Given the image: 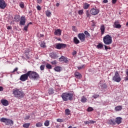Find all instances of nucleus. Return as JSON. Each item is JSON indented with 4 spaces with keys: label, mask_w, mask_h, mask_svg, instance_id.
Here are the masks:
<instances>
[{
    "label": "nucleus",
    "mask_w": 128,
    "mask_h": 128,
    "mask_svg": "<svg viewBox=\"0 0 128 128\" xmlns=\"http://www.w3.org/2000/svg\"><path fill=\"white\" fill-rule=\"evenodd\" d=\"M72 96H74V94H72L68 92L62 93L61 96V97L64 102L72 100Z\"/></svg>",
    "instance_id": "1"
},
{
    "label": "nucleus",
    "mask_w": 128,
    "mask_h": 128,
    "mask_svg": "<svg viewBox=\"0 0 128 128\" xmlns=\"http://www.w3.org/2000/svg\"><path fill=\"white\" fill-rule=\"evenodd\" d=\"M13 94L15 98H22L24 96V92L22 91L20 89L15 88L12 90Z\"/></svg>",
    "instance_id": "2"
},
{
    "label": "nucleus",
    "mask_w": 128,
    "mask_h": 128,
    "mask_svg": "<svg viewBox=\"0 0 128 128\" xmlns=\"http://www.w3.org/2000/svg\"><path fill=\"white\" fill-rule=\"evenodd\" d=\"M103 42L104 44L110 46L112 44V38L110 34L106 35L103 38Z\"/></svg>",
    "instance_id": "3"
},
{
    "label": "nucleus",
    "mask_w": 128,
    "mask_h": 128,
    "mask_svg": "<svg viewBox=\"0 0 128 128\" xmlns=\"http://www.w3.org/2000/svg\"><path fill=\"white\" fill-rule=\"evenodd\" d=\"M2 122L6 123V126H13L14 125V121L12 120H10L5 118H2L0 120Z\"/></svg>",
    "instance_id": "4"
},
{
    "label": "nucleus",
    "mask_w": 128,
    "mask_h": 128,
    "mask_svg": "<svg viewBox=\"0 0 128 128\" xmlns=\"http://www.w3.org/2000/svg\"><path fill=\"white\" fill-rule=\"evenodd\" d=\"M29 72V78H32L34 80H36L38 78L40 75L36 72L34 71H28Z\"/></svg>",
    "instance_id": "5"
},
{
    "label": "nucleus",
    "mask_w": 128,
    "mask_h": 128,
    "mask_svg": "<svg viewBox=\"0 0 128 128\" xmlns=\"http://www.w3.org/2000/svg\"><path fill=\"white\" fill-rule=\"evenodd\" d=\"M112 80L113 82H120L122 80L120 76V74H118V71L115 72L114 75L112 78Z\"/></svg>",
    "instance_id": "6"
},
{
    "label": "nucleus",
    "mask_w": 128,
    "mask_h": 128,
    "mask_svg": "<svg viewBox=\"0 0 128 128\" xmlns=\"http://www.w3.org/2000/svg\"><path fill=\"white\" fill-rule=\"evenodd\" d=\"M28 76H30V73L28 72L25 74H22L20 77V80L22 82H26V80H28Z\"/></svg>",
    "instance_id": "7"
},
{
    "label": "nucleus",
    "mask_w": 128,
    "mask_h": 128,
    "mask_svg": "<svg viewBox=\"0 0 128 128\" xmlns=\"http://www.w3.org/2000/svg\"><path fill=\"white\" fill-rule=\"evenodd\" d=\"M66 48V44L60 43L56 44V48H57V50H62V48Z\"/></svg>",
    "instance_id": "8"
},
{
    "label": "nucleus",
    "mask_w": 128,
    "mask_h": 128,
    "mask_svg": "<svg viewBox=\"0 0 128 128\" xmlns=\"http://www.w3.org/2000/svg\"><path fill=\"white\" fill-rule=\"evenodd\" d=\"M78 37L79 40L82 42H84L86 40V35L84 33H80L78 35Z\"/></svg>",
    "instance_id": "9"
},
{
    "label": "nucleus",
    "mask_w": 128,
    "mask_h": 128,
    "mask_svg": "<svg viewBox=\"0 0 128 128\" xmlns=\"http://www.w3.org/2000/svg\"><path fill=\"white\" fill-rule=\"evenodd\" d=\"M90 12L91 14H92L93 16H96V14H98L100 12V10L93 8L90 10Z\"/></svg>",
    "instance_id": "10"
},
{
    "label": "nucleus",
    "mask_w": 128,
    "mask_h": 128,
    "mask_svg": "<svg viewBox=\"0 0 128 128\" xmlns=\"http://www.w3.org/2000/svg\"><path fill=\"white\" fill-rule=\"evenodd\" d=\"M6 6V4L4 0H0V8H2V10H4Z\"/></svg>",
    "instance_id": "11"
},
{
    "label": "nucleus",
    "mask_w": 128,
    "mask_h": 128,
    "mask_svg": "<svg viewBox=\"0 0 128 128\" xmlns=\"http://www.w3.org/2000/svg\"><path fill=\"white\" fill-rule=\"evenodd\" d=\"M58 60L59 62H64L66 64H68V58H66L64 56H62Z\"/></svg>",
    "instance_id": "12"
},
{
    "label": "nucleus",
    "mask_w": 128,
    "mask_h": 128,
    "mask_svg": "<svg viewBox=\"0 0 128 128\" xmlns=\"http://www.w3.org/2000/svg\"><path fill=\"white\" fill-rule=\"evenodd\" d=\"M114 28H122V25L120 24V22L118 20H116L113 25Z\"/></svg>",
    "instance_id": "13"
},
{
    "label": "nucleus",
    "mask_w": 128,
    "mask_h": 128,
    "mask_svg": "<svg viewBox=\"0 0 128 128\" xmlns=\"http://www.w3.org/2000/svg\"><path fill=\"white\" fill-rule=\"evenodd\" d=\"M26 17L22 16L20 22V26H24L26 24Z\"/></svg>",
    "instance_id": "14"
},
{
    "label": "nucleus",
    "mask_w": 128,
    "mask_h": 128,
    "mask_svg": "<svg viewBox=\"0 0 128 128\" xmlns=\"http://www.w3.org/2000/svg\"><path fill=\"white\" fill-rule=\"evenodd\" d=\"M74 76L76 78H78V80H80L82 78V74L78 72H75L74 73Z\"/></svg>",
    "instance_id": "15"
},
{
    "label": "nucleus",
    "mask_w": 128,
    "mask_h": 128,
    "mask_svg": "<svg viewBox=\"0 0 128 128\" xmlns=\"http://www.w3.org/2000/svg\"><path fill=\"white\" fill-rule=\"evenodd\" d=\"M54 34L55 36H62V30H60V29L56 30Z\"/></svg>",
    "instance_id": "16"
},
{
    "label": "nucleus",
    "mask_w": 128,
    "mask_h": 128,
    "mask_svg": "<svg viewBox=\"0 0 128 128\" xmlns=\"http://www.w3.org/2000/svg\"><path fill=\"white\" fill-rule=\"evenodd\" d=\"M108 124L114 126V124H116V122H114V120H108Z\"/></svg>",
    "instance_id": "17"
},
{
    "label": "nucleus",
    "mask_w": 128,
    "mask_h": 128,
    "mask_svg": "<svg viewBox=\"0 0 128 128\" xmlns=\"http://www.w3.org/2000/svg\"><path fill=\"white\" fill-rule=\"evenodd\" d=\"M100 32H101V34H104V30H106V28H104V25L102 24L100 26Z\"/></svg>",
    "instance_id": "18"
},
{
    "label": "nucleus",
    "mask_w": 128,
    "mask_h": 128,
    "mask_svg": "<svg viewBox=\"0 0 128 128\" xmlns=\"http://www.w3.org/2000/svg\"><path fill=\"white\" fill-rule=\"evenodd\" d=\"M116 124H122V118L120 117H117L116 118Z\"/></svg>",
    "instance_id": "19"
},
{
    "label": "nucleus",
    "mask_w": 128,
    "mask_h": 128,
    "mask_svg": "<svg viewBox=\"0 0 128 128\" xmlns=\"http://www.w3.org/2000/svg\"><path fill=\"white\" fill-rule=\"evenodd\" d=\"M1 102L3 106H8V100H2Z\"/></svg>",
    "instance_id": "20"
},
{
    "label": "nucleus",
    "mask_w": 128,
    "mask_h": 128,
    "mask_svg": "<svg viewBox=\"0 0 128 128\" xmlns=\"http://www.w3.org/2000/svg\"><path fill=\"white\" fill-rule=\"evenodd\" d=\"M73 40L75 44H80V40H78V38L76 37H74L73 38Z\"/></svg>",
    "instance_id": "21"
},
{
    "label": "nucleus",
    "mask_w": 128,
    "mask_h": 128,
    "mask_svg": "<svg viewBox=\"0 0 128 128\" xmlns=\"http://www.w3.org/2000/svg\"><path fill=\"white\" fill-rule=\"evenodd\" d=\"M80 102L83 103L86 102L88 99L84 96H82L81 98Z\"/></svg>",
    "instance_id": "22"
},
{
    "label": "nucleus",
    "mask_w": 128,
    "mask_h": 128,
    "mask_svg": "<svg viewBox=\"0 0 128 128\" xmlns=\"http://www.w3.org/2000/svg\"><path fill=\"white\" fill-rule=\"evenodd\" d=\"M122 107L120 106H118L115 108V110L116 112H120L121 110H122Z\"/></svg>",
    "instance_id": "23"
},
{
    "label": "nucleus",
    "mask_w": 128,
    "mask_h": 128,
    "mask_svg": "<svg viewBox=\"0 0 128 128\" xmlns=\"http://www.w3.org/2000/svg\"><path fill=\"white\" fill-rule=\"evenodd\" d=\"M30 126V123H25L23 124L22 127L24 128H28Z\"/></svg>",
    "instance_id": "24"
},
{
    "label": "nucleus",
    "mask_w": 128,
    "mask_h": 128,
    "mask_svg": "<svg viewBox=\"0 0 128 128\" xmlns=\"http://www.w3.org/2000/svg\"><path fill=\"white\" fill-rule=\"evenodd\" d=\"M54 70H55V72H60V67L59 66H56V67L54 68Z\"/></svg>",
    "instance_id": "25"
},
{
    "label": "nucleus",
    "mask_w": 128,
    "mask_h": 128,
    "mask_svg": "<svg viewBox=\"0 0 128 128\" xmlns=\"http://www.w3.org/2000/svg\"><path fill=\"white\" fill-rule=\"evenodd\" d=\"M90 4L88 3H85L83 6V8L84 10H88V8H90Z\"/></svg>",
    "instance_id": "26"
},
{
    "label": "nucleus",
    "mask_w": 128,
    "mask_h": 128,
    "mask_svg": "<svg viewBox=\"0 0 128 128\" xmlns=\"http://www.w3.org/2000/svg\"><path fill=\"white\" fill-rule=\"evenodd\" d=\"M46 15L48 16V18H50V16H52V12H50V10H47L46 11Z\"/></svg>",
    "instance_id": "27"
},
{
    "label": "nucleus",
    "mask_w": 128,
    "mask_h": 128,
    "mask_svg": "<svg viewBox=\"0 0 128 128\" xmlns=\"http://www.w3.org/2000/svg\"><path fill=\"white\" fill-rule=\"evenodd\" d=\"M48 92L49 94H54V92L52 88H50L48 90Z\"/></svg>",
    "instance_id": "28"
},
{
    "label": "nucleus",
    "mask_w": 128,
    "mask_h": 128,
    "mask_svg": "<svg viewBox=\"0 0 128 128\" xmlns=\"http://www.w3.org/2000/svg\"><path fill=\"white\" fill-rule=\"evenodd\" d=\"M46 68L48 70H52V65H50V64H46Z\"/></svg>",
    "instance_id": "29"
},
{
    "label": "nucleus",
    "mask_w": 128,
    "mask_h": 128,
    "mask_svg": "<svg viewBox=\"0 0 128 128\" xmlns=\"http://www.w3.org/2000/svg\"><path fill=\"white\" fill-rule=\"evenodd\" d=\"M44 126H50V121L48 120H46L44 123Z\"/></svg>",
    "instance_id": "30"
},
{
    "label": "nucleus",
    "mask_w": 128,
    "mask_h": 128,
    "mask_svg": "<svg viewBox=\"0 0 128 128\" xmlns=\"http://www.w3.org/2000/svg\"><path fill=\"white\" fill-rule=\"evenodd\" d=\"M36 128H40V126H42V124L40 122H38L36 124Z\"/></svg>",
    "instance_id": "31"
},
{
    "label": "nucleus",
    "mask_w": 128,
    "mask_h": 128,
    "mask_svg": "<svg viewBox=\"0 0 128 128\" xmlns=\"http://www.w3.org/2000/svg\"><path fill=\"white\" fill-rule=\"evenodd\" d=\"M20 16L18 15H16L14 17V19L16 22H18L20 20Z\"/></svg>",
    "instance_id": "32"
},
{
    "label": "nucleus",
    "mask_w": 128,
    "mask_h": 128,
    "mask_svg": "<svg viewBox=\"0 0 128 128\" xmlns=\"http://www.w3.org/2000/svg\"><path fill=\"white\" fill-rule=\"evenodd\" d=\"M86 16L87 18H90V10H86Z\"/></svg>",
    "instance_id": "33"
},
{
    "label": "nucleus",
    "mask_w": 128,
    "mask_h": 128,
    "mask_svg": "<svg viewBox=\"0 0 128 128\" xmlns=\"http://www.w3.org/2000/svg\"><path fill=\"white\" fill-rule=\"evenodd\" d=\"M66 114H67V116H70V111L69 109H66L65 110Z\"/></svg>",
    "instance_id": "34"
},
{
    "label": "nucleus",
    "mask_w": 128,
    "mask_h": 128,
    "mask_svg": "<svg viewBox=\"0 0 128 128\" xmlns=\"http://www.w3.org/2000/svg\"><path fill=\"white\" fill-rule=\"evenodd\" d=\"M104 48V45H102V44H99L98 45H97L98 48Z\"/></svg>",
    "instance_id": "35"
},
{
    "label": "nucleus",
    "mask_w": 128,
    "mask_h": 128,
    "mask_svg": "<svg viewBox=\"0 0 128 128\" xmlns=\"http://www.w3.org/2000/svg\"><path fill=\"white\" fill-rule=\"evenodd\" d=\"M84 34H86V36H90V33H88V32L86 30L84 32Z\"/></svg>",
    "instance_id": "36"
},
{
    "label": "nucleus",
    "mask_w": 128,
    "mask_h": 128,
    "mask_svg": "<svg viewBox=\"0 0 128 128\" xmlns=\"http://www.w3.org/2000/svg\"><path fill=\"white\" fill-rule=\"evenodd\" d=\"M20 6L22 8H24V2H21L20 4Z\"/></svg>",
    "instance_id": "37"
},
{
    "label": "nucleus",
    "mask_w": 128,
    "mask_h": 128,
    "mask_svg": "<svg viewBox=\"0 0 128 128\" xmlns=\"http://www.w3.org/2000/svg\"><path fill=\"white\" fill-rule=\"evenodd\" d=\"M56 122H64V120L60 119V118H58L56 120Z\"/></svg>",
    "instance_id": "38"
},
{
    "label": "nucleus",
    "mask_w": 128,
    "mask_h": 128,
    "mask_svg": "<svg viewBox=\"0 0 128 128\" xmlns=\"http://www.w3.org/2000/svg\"><path fill=\"white\" fill-rule=\"evenodd\" d=\"M92 110H94V108H92V107L88 108V112H92Z\"/></svg>",
    "instance_id": "39"
},
{
    "label": "nucleus",
    "mask_w": 128,
    "mask_h": 128,
    "mask_svg": "<svg viewBox=\"0 0 128 128\" xmlns=\"http://www.w3.org/2000/svg\"><path fill=\"white\" fill-rule=\"evenodd\" d=\"M94 98H98V96H100V95L98 94H94V96H92Z\"/></svg>",
    "instance_id": "40"
},
{
    "label": "nucleus",
    "mask_w": 128,
    "mask_h": 128,
    "mask_svg": "<svg viewBox=\"0 0 128 128\" xmlns=\"http://www.w3.org/2000/svg\"><path fill=\"white\" fill-rule=\"evenodd\" d=\"M28 28V24L27 26H24V30L27 31Z\"/></svg>",
    "instance_id": "41"
},
{
    "label": "nucleus",
    "mask_w": 128,
    "mask_h": 128,
    "mask_svg": "<svg viewBox=\"0 0 128 128\" xmlns=\"http://www.w3.org/2000/svg\"><path fill=\"white\" fill-rule=\"evenodd\" d=\"M40 70H44V65H42L40 66Z\"/></svg>",
    "instance_id": "42"
},
{
    "label": "nucleus",
    "mask_w": 128,
    "mask_h": 128,
    "mask_svg": "<svg viewBox=\"0 0 128 128\" xmlns=\"http://www.w3.org/2000/svg\"><path fill=\"white\" fill-rule=\"evenodd\" d=\"M78 14L82 15V14H84V10H80L78 12Z\"/></svg>",
    "instance_id": "43"
},
{
    "label": "nucleus",
    "mask_w": 128,
    "mask_h": 128,
    "mask_svg": "<svg viewBox=\"0 0 128 128\" xmlns=\"http://www.w3.org/2000/svg\"><path fill=\"white\" fill-rule=\"evenodd\" d=\"M84 124H90V120L84 121Z\"/></svg>",
    "instance_id": "44"
},
{
    "label": "nucleus",
    "mask_w": 128,
    "mask_h": 128,
    "mask_svg": "<svg viewBox=\"0 0 128 128\" xmlns=\"http://www.w3.org/2000/svg\"><path fill=\"white\" fill-rule=\"evenodd\" d=\"M50 64H52L56 65V60H55L53 62H52Z\"/></svg>",
    "instance_id": "45"
},
{
    "label": "nucleus",
    "mask_w": 128,
    "mask_h": 128,
    "mask_svg": "<svg viewBox=\"0 0 128 128\" xmlns=\"http://www.w3.org/2000/svg\"><path fill=\"white\" fill-rule=\"evenodd\" d=\"M36 8L38 10H42V8H40V6L38 5L36 6Z\"/></svg>",
    "instance_id": "46"
},
{
    "label": "nucleus",
    "mask_w": 128,
    "mask_h": 128,
    "mask_svg": "<svg viewBox=\"0 0 128 128\" xmlns=\"http://www.w3.org/2000/svg\"><path fill=\"white\" fill-rule=\"evenodd\" d=\"M84 65H82V66H80L78 67V70H82V68H84Z\"/></svg>",
    "instance_id": "47"
},
{
    "label": "nucleus",
    "mask_w": 128,
    "mask_h": 128,
    "mask_svg": "<svg viewBox=\"0 0 128 128\" xmlns=\"http://www.w3.org/2000/svg\"><path fill=\"white\" fill-rule=\"evenodd\" d=\"M96 122L94 120H90V124H96Z\"/></svg>",
    "instance_id": "48"
},
{
    "label": "nucleus",
    "mask_w": 128,
    "mask_h": 128,
    "mask_svg": "<svg viewBox=\"0 0 128 128\" xmlns=\"http://www.w3.org/2000/svg\"><path fill=\"white\" fill-rule=\"evenodd\" d=\"M41 48H46V44L44 43H42L40 44Z\"/></svg>",
    "instance_id": "49"
},
{
    "label": "nucleus",
    "mask_w": 128,
    "mask_h": 128,
    "mask_svg": "<svg viewBox=\"0 0 128 128\" xmlns=\"http://www.w3.org/2000/svg\"><path fill=\"white\" fill-rule=\"evenodd\" d=\"M101 86L102 88H106V84H103Z\"/></svg>",
    "instance_id": "50"
},
{
    "label": "nucleus",
    "mask_w": 128,
    "mask_h": 128,
    "mask_svg": "<svg viewBox=\"0 0 128 128\" xmlns=\"http://www.w3.org/2000/svg\"><path fill=\"white\" fill-rule=\"evenodd\" d=\"M37 0V4H42V0Z\"/></svg>",
    "instance_id": "51"
},
{
    "label": "nucleus",
    "mask_w": 128,
    "mask_h": 128,
    "mask_svg": "<svg viewBox=\"0 0 128 128\" xmlns=\"http://www.w3.org/2000/svg\"><path fill=\"white\" fill-rule=\"evenodd\" d=\"M72 56H76V51L74 50L72 53Z\"/></svg>",
    "instance_id": "52"
},
{
    "label": "nucleus",
    "mask_w": 128,
    "mask_h": 128,
    "mask_svg": "<svg viewBox=\"0 0 128 128\" xmlns=\"http://www.w3.org/2000/svg\"><path fill=\"white\" fill-rule=\"evenodd\" d=\"M30 118V116H27L25 117L24 120H29Z\"/></svg>",
    "instance_id": "53"
},
{
    "label": "nucleus",
    "mask_w": 128,
    "mask_h": 128,
    "mask_svg": "<svg viewBox=\"0 0 128 128\" xmlns=\"http://www.w3.org/2000/svg\"><path fill=\"white\" fill-rule=\"evenodd\" d=\"M18 68H14L13 71L12 72H18Z\"/></svg>",
    "instance_id": "54"
},
{
    "label": "nucleus",
    "mask_w": 128,
    "mask_h": 128,
    "mask_svg": "<svg viewBox=\"0 0 128 128\" xmlns=\"http://www.w3.org/2000/svg\"><path fill=\"white\" fill-rule=\"evenodd\" d=\"M104 46L106 50H108V46H106V45H104Z\"/></svg>",
    "instance_id": "55"
},
{
    "label": "nucleus",
    "mask_w": 128,
    "mask_h": 128,
    "mask_svg": "<svg viewBox=\"0 0 128 128\" xmlns=\"http://www.w3.org/2000/svg\"><path fill=\"white\" fill-rule=\"evenodd\" d=\"M103 2L104 4H108V0H104Z\"/></svg>",
    "instance_id": "56"
},
{
    "label": "nucleus",
    "mask_w": 128,
    "mask_h": 128,
    "mask_svg": "<svg viewBox=\"0 0 128 128\" xmlns=\"http://www.w3.org/2000/svg\"><path fill=\"white\" fill-rule=\"evenodd\" d=\"M4 91V88L2 86H0V92Z\"/></svg>",
    "instance_id": "57"
},
{
    "label": "nucleus",
    "mask_w": 128,
    "mask_h": 128,
    "mask_svg": "<svg viewBox=\"0 0 128 128\" xmlns=\"http://www.w3.org/2000/svg\"><path fill=\"white\" fill-rule=\"evenodd\" d=\"M116 2V0H112V4H114Z\"/></svg>",
    "instance_id": "58"
},
{
    "label": "nucleus",
    "mask_w": 128,
    "mask_h": 128,
    "mask_svg": "<svg viewBox=\"0 0 128 128\" xmlns=\"http://www.w3.org/2000/svg\"><path fill=\"white\" fill-rule=\"evenodd\" d=\"M7 30H12V26H8L7 27Z\"/></svg>",
    "instance_id": "59"
},
{
    "label": "nucleus",
    "mask_w": 128,
    "mask_h": 128,
    "mask_svg": "<svg viewBox=\"0 0 128 128\" xmlns=\"http://www.w3.org/2000/svg\"><path fill=\"white\" fill-rule=\"evenodd\" d=\"M72 30H74V32H76V30H75V29H76V26H72Z\"/></svg>",
    "instance_id": "60"
},
{
    "label": "nucleus",
    "mask_w": 128,
    "mask_h": 128,
    "mask_svg": "<svg viewBox=\"0 0 128 128\" xmlns=\"http://www.w3.org/2000/svg\"><path fill=\"white\" fill-rule=\"evenodd\" d=\"M56 6H60V3H57L56 4Z\"/></svg>",
    "instance_id": "61"
},
{
    "label": "nucleus",
    "mask_w": 128,
    "mask_h": 128,
    "mask_svg": "<svg viewBox=\"0 0 128 128\" xmlns=\"http://www.w3.org/2000/svg\"><path fill=\"white\" fill-rule=\"evenodd\" d=\"M125 80H128V76L125 78Z\"/></svg>",
    "instance_id": "62"
},
{
    "label": "nucleus",
    "mask_w": 128,
    "mask_h": 128,
    "mask_svg": "<svg viewBox=\"0 0 128 128\" xmlns=\"http://www.w3.org/2000/svg\"><path fill=\"white\" fill-rule=\"evenodd\" d=\"M58 40H62V39L60 38H57Z\"/></svg>",
    "instance_id": "63"
},
{
    "label": "nucleus",
    "mask_w": 128,
    "mask_h": 128,
    "mask_svg": "<svg viewBox=\"0 0 128 128\" xmlns=\"http://www.w3.org/2000/svg\"><path fill=\"white\" fill-rule=\"evenodd\" d=\"M126 26H128V22H126Z\"/></svg>",
    "instance_id": "64"
}]
</instances>
